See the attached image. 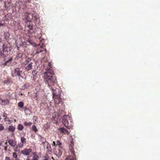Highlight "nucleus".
<instances>
[{
	"label": "nucleus",
	"instance_id": "f257e3e1",
	"mask_svg": "<svg viewBox=\"0 0 160 160\" xmlns=\"http://www.w3.org/2000/svg\"><path fill=\"white\" fill-rule=\"evenodd\" d=\"M44 79L48 82V86L50 87L49 83H56V78L54 74V71L51 70V71H47L43 74Z\"/></svg>",
	"mask_w": 160,
	"mask_h": 160
},
{
	"label": "nucleus",
	"instance_id": "f03ea898",
	"mask_svg": "<svg viewBox=\"0 0 160 160\" xmlns=\"http://www.w3.org/2000/svg\"><path fill=\"white\" fill-rule=\"evenodd\" d=\"M77 151L78 149L74 147L73 141H71L69 144V155L66 160H76L75 153H77Z\"/></svg>",
	"mask_w": 160,
	"mask_h": 160
},
{
	"label": "nucleus",
	"instance_id": "7ed1b4c3",
	"mask_svg": "<svg viewBox=\"0 0 160 160\" xmlns=\"http://www.w3.org/2000/svg\"><path fill=\"white\" fill-rule=\"evenodd\" d=\"M53 98L55 103L59 104L61 102V91L59 88L52 89Z\"/></svg>",
	"mask_w": 160,
	"mask_h": 160
},
{
	"label": "nucleus",
	"instance_id": "20e7f679",
	"mask_svg": "<svg viewBox=\"0 0 160 160\" xmlns=\"http://www.w3.org/2000/svg\"><path fill=\"white\" fill-rule=\"evenodd\" d=\"M62 122L63 125L69 129L73 127V122L68 115H65L63 116Z\"/></svg>",
	"mask_w": 160,
	"mask_h": 160
},
{
	"label": "nucleus",
	"instance_id": "39448f33",
	"mask_svg": "<svg viewBox=\"0 0 160 160\" xmlns=\"http://www.w3.org/2000/svg\"><path fill=\"white\" fill-rule=\"evenodd\" d=\"M8 52L4 43L0 41V55L3 57H6L8 54Z\"/></svg>",
	"mask_w": 160,
	"mask_h": 160
},
{
	"label": "nucleus",
	"instance_id": "423d86ee",
	"mask_svg": "<svg viewBox=\"0 0 160 160\" xmlns=\"http://www.w3.org/2000/svg\"><path fill=\"white\" fill-rule=\"evenodd\" d=\"M22 72L21 70V68H16L14 70H13L12 72V75L13 77L16 76H18L19 79L21 78H23V77L21 74V73Z\"/></svg>",
	"mask_w": 160,
	"mask_h": 160
},
{
	"label": "nucleus",
	"instance_id": "0eeeda50",
	"mask_svg": "<svg viewBox=\"0 0 160 160\" xmlns=\"http://www.w3.org/2000/svg\"><path fill=\"white\" fill-rule=\"evenodd\" d=\"M51 63V61L46 62L44 66L45 69L48 71H51V70L54 71V68Z\"/></svg>",
	"mask_w": 160,
	"mask_h": 160
},
{
	"label": "nucleus",
	"instance_id": "6e6552de",
	"mask_svg": "<svg viewBox=\"0 0 160 160\" xmlns=\"http://www.w3.org/2000/svg\"><path fill=\"white\" fill-rule=\"evenodd\" d=\"M32 149L29 148H24L23 150H22L21 153L24 155L27 156H30L31 154L32 153Z\"/></svg>",
	"mask_w": 160,
	"mask_h": 160
},
{
	"label": "nucleus",
	"instance_id": "1a4fd4ad",
	"mask_svg": "<svg viewBox=\"0 0 160 160\" xmlns=\"http://www.w3.org/2000/svg\"><path fill=\"white\" fill-rule=\"evenodd\" d=\"M25 19L27 22H30L31 21L32 15L31 13H25L24 14Z\"/></svg>",
	"mask_w": 160,
	"mask_h": 160
},
{
	"label": "nucleus",
	"instance_id": "9d476101",
	"mask_svg": "<svg viewBox=\"0 0 160 160\" xmlns=\"http://www.w3.org/2000/svg\"><path fill=\"white\" fill-rule=\"evenodd\" d=\"M12 157L15 159H11L9 157H6L5 158V160H19L18 158H17L18 155L17 154L16 152H13L12 153Z\"/></svg>",
	"mask_w": 160,
	"mask_h": 160
},
{
	"label": "nucleus",
	"instance_id": "9b49d317",
	"mask_svg": "<svg viewBox=\"0 0 160 160\" xmlns=\"http://www.w3.org/2000/svg\"><path fill=\"white\" fill-rule=\"evenodd\" d=\"M32 19L34 21H37L39 18L38 15L33 11L32 13Z\"/></svg>",
	"mask_w": 160,
	"mask_h": 160
},
{
	"label": "nucleus",
	"instance_id": "f8f14e48",
	"mask_svg": "<svg viewBox=\"0 0 160 160\" xmlns=\"http://www.w3.org/2000/svg\"><path fill=\"white\" fill-rule=\"evenodd\" d=\"M27 28H28V32L27 33V35L29 37H32V32H31V30H32V26L31 25H28L27 26Z\"/></svg>",
	"mask_w": 160,
	"mask_h": 160
},
{
	"label": "nucleus",
	"instance_id": "ddd939ff",
	"mask_svg": "<svg viewBox=\"0 0 160 160\" xmlns=\"http://www.w3.org/2000/svg\"><path fill=\"white\" fill-rule=\"evenodd\" d=\"M32 58L30 57H26L25 58V61L23 62L22 63V66L23 67H25L29 63L31 62V61L32 60Z\"/></svg>",
	"mask_w": 160,
	"mask_h": 160
},
{
	"label": "nucleus",
	"instance_id": "4468645a",
	"mask_svg": "<svg viewBox=\"0 0 160 160\" xmlns=\"http://www.w3.org/2000/svg\"><path fill=\"white\" fill-rule=\"evenodd\" d=\"M63 151V149L62 147H58V148L56 151V152L57 155L60 156L62 155V153Z\"/></svg>",
	"mask_w": 160,
	"mask_h": 160
},
{
	"label": "nucleus",
	"instance_id": "2eb2a0df",
	"mask_svg": "<svg viewBox=\"0 0 160 160\" xmlns=\"http://www.w3.org/2000/svg\"><path fill=\"white\" fill-rule=\"evenodd\" d=\"M8 142L9 144L12 147L15 146L17 144V142L16 141L12 139H8Z\"/></svg>",
	"mask_w": 160,
	"mask_h": 160
},
{
	"label": "nucleus",
	"instance_id": "dca6fc26",
	"mask_svg": "<svg viewBox=\"0 0 160 160\" xmlns=\"http://www.w3.org/2000/svg\"><path fill=\"white\" fill-rule=\"evenodd\" d=\"M33 64V62H31L27 65H26L25 67L26 70L27 71H29L31 70L32 68Z\"/></svg>",
	"mask_w": 160,
	"mask_h": 160
},
{
	"label": "nucleus",
	"instance_id": "f3484780",
	"mask_svg": "<svg viewBox=\"0 0 160 160\" xmlns=\"http://www.w3.org/2000/svg\"><path fill=\"white\" fill-rule=\"evenodd\" d=\"M9 101L8 99L2 100L0 98V104L2 105H5L9 103Z\"/></svg>",
	"mask_w": 160,
	"mask_h": 160
},
{
	"label": "nucleus",
	"instance_id": "a211bd4d",
	"mask_svg": "<svg viewBox=\"0 0 160 160\" xmlns=\"http://www.w3.org/2000/svg\"><path fill=\"white\" fill-rule=\"evenodd\" d=\"M37 73L38 71L35 70H33L32 71V74L33 76V80L34 81H35L38 77Z\"/></svg>",
	"mask_w": 160,
	"mask_h": 160
},
{
	"label": "nucleus",
	"instance_id": "6ab92c4d",
	"mask_svg": "<svg viewBox=\"0 0 160 160\" xmlns=\"http://www.w3.org/2000/svg\"><path fill=\"white\" fill-rule=\"evenodd\" d=\"M44 49H45V48L43 47L40 46V47L38 48L37 49L36 53H39L41 52H42L43 51H44L45 52H46V49H45V50H44Z\"/></svg>",
	"mask_w": 160,
	"mask_h": 160
},
{
	"label": "nucleus",
	"instance_id": "aec40b11",
	"mask_svg": "<svg viewBox=\"0 0 160 160\" xmlns=\"http://www.w3.org/2000/svg\"><path fill=\"white\" fill-rule=\"evenodd\" d=\"M59 130L61 132L63 133L64 134H68L69 133L68 131L64 128H60Z\"/></svg>",
	"mask_w": 160,
	"mask_h": 160
},
{
	"label": "nucleus",
	"instance_id": "412c9836",
	"mask_svg": "<svg viewBox=\"0 0 160 160\" xmlns=\"http://www.w3.org/2000/svg\"><path fill=\"white\" fill-rule=\"evenodd\" d=\"M22 54L21 53H18L16 56L15 59V60H18L22 58Z\"/></svg>",
	"mask_w": 160,
	"mask_h": 160
},
{
	"label": "nucleus",
	"instance_id": "4be33fe9",
	"mask_svg": "<svg viewBox=\"0 0 160 160\" xmlns=\"http://www.w3.org/2000/svg\"><path fill=\"white\" fill-rule=\"evenodd\" d=\"M15 127L12 126H10L8 128V130L9 131L11 132H13L15 131Z\"/></svg>",
	"mask_w": 160,
	"mask_h": 160
},
{
	"label": "nucleus",
	"instance_id": "5701e85b",
	"mask_svg": "<svg viewBox=\"0 0 160 160\" xmlns=\"http://www.w3.org/2000/svg\"><path fill=\"white\" fill-rule=\"evenodd\" d=\"M17 128L18 130L21 131L23 129L24 127L22 124H19Z\"/></svg>",
	"mask_w": 160,
	"mask_h": 160
},
{
	"label": "nucleus",
	"instance_id": "b1692460",
	"mask_svg": "<svg viewBox=\"0 0 160 160\" xmlns=\"http://www.w3.org/2000/svg\"><path fill=\"white\" fill-rule=\"evenodd\" d=\"M12 58H10L8 60L4 62V65H6L7 64L8 65V64H10L11 63V62L12 61Z\"/></svg>",
	"mask_w": 160,
	"mask_h": 160
},
{
	"label": "nucleus",
	"instance_id": "393cba45",
	"mask_svg": "<svg viewBox=\"0 0 160 160\" xmlns=\"http://www.w3.org/2000/svg\"><path fill=\"white\" fill-rule=\"evenodd\" d=\"M24 106V103L22 102L21 101L18 103V106L20 108H22Z\"/></svg>",
	"mask_w": 160,
	"mask_h": 160
},
{
	"label": "nucleus",
	"instance_id": "a878e982",
	"mask_svg": "<svg viewBox=\"0 0 160 160\" xmlns=\"http://www.w3.org/2000/svg\"><path fill=\"white\" fill-rule=\"evenodd\" d=\"M26 138L23 137H22L21 138V141L22 143H26Z\"/></svg>",
	"mask_w": 160,
	"mask_h": 160
},
{
	"label": "nucleus",
	"instance_id": "bb28decb",
	"mask_svg": "<svg viewBox=\"0 0 160 160\" xmlns=\"http://www.w3.org/2000/svg\"><path fill=\"white\" fill-rule=\"evenodd\" d=\"M32 123L30 122H25L24 123V125L26 126H30L32 125Z\"/></svg>",
	"mask_w": 160,
	"mask_h": 160
},
{
	"label": "nucleus",
	"instance_id": "cd10ccee",
	"mask_svg": "<svg viewBox=\"0 0 160 160\" xmlns=\"http://www.w3.org/2000/svg\"><path fill=\"white\" fill-rule=\"evenodd\" d=\"M32 129L35 132H36L38 131L35 125H33L32 127Z\"/></svg>",
	"mask_w": 160,
	"mask_h": 160
},
{
	"label": "nucleus",
	"instance_id": "c85d7f7f",
	"mask_svg": "<svg viewBox=\"0 0 160 160\" xmlns=\"http://www.w3.org/2000/svg\"><path fill=\"white\" fill-rule=\"evenodd\" d=\"M56 145L58 146V147H61V145L62 144L59 140H57L56 142Z\"/></svg>",
	"mask_w": 160,
	"mask_h": 160
},
{
	"label": "nucleus",
	"instance_id": "c756f323",
	"mask_svg": "<svg viewBox=\"0 0 160 160\" xmlns=\"http://www.w3.org/2000/svg\"><path fill=\"white\" fill-rule=\"evenodd\" d=\"M39 157L38 155H35L33 157L32 160H38Z\"/></svg>",
	"mask_w": 160,
	"mask_h": 160
},
{
	"label": "nucleus",
	"instance_id": "7c9ffc66",
	"mask_svg": "<svg viewBox=\"0 0 160 160\" xmlns=\"http://www.w3.org/2000/svg\"><path fill=\"white\" fill-rule=\"evenodd\" d=\"M40 44L41 45V47H43L44 45V40H40Z\"/></svg>",
	"mask_w": 160,
	"mask_h": 160
},
{
	"label": "nucleus",
	"instance_id": "2f4dec72",
	"mask_svg": "<svg viewBox=\"0 0 160 160\" xmlns=\"http://www.w3.org/2000/svg\"><path fill=\"white\" fill-rule=\"evenodd\" d=\"M4 129V128L3 125L1 124H0V131L3 130Z\"/></svg>",
	"mask_w": 160,
	"mask_h": 160
},
{
	"label": "nucleus",
	"instance_id": "473e14b6",
	"mask_svg": "<svg viewBox=\"0 0 160 160\" xmlns=\"http://www.w3.org/2000/svg\"><path fill=\"white\" fill-rule=\"evenodd\" d=\"M23 144L22 143H18V147L20 148H22L23 146Z\"/></svg>",
	"mask_w": 160,
	"mask_h": 160
},
{
	"label": "nucleus",
	"instance_id": "72a5a7b5",
	"mask_svg": "<svg viewBox=\"0 0 160 160\" xmlns=\"http://www.w3.org/2000/svg\"><path fill=\"white\" fill-rule=\"evenodd\" d=\"M29 86V85L28 84H26L24 85L23 86V87L24 89L27 88Z\"/></svg>",
	"mask_w": 160,
	"mask_h": 160
},
{
	"label": "nucleus",
	"instance_id": "f704fd0d",
	"mask_svg": "<svg viewBox=\"0 0 160 160\" xmlns=\"http://www.w3.org/2000/svg\"><path fill=\"white\" fill-rule=\"evenodd\" d=\"M4 82L5 83H6V84H9V80L8 79L5 80L4 81Z\"/></svg>",
	"mask_w": 160,
	"mask_h": 160
},
{
	"label": "nucleus",
	"instance_id": "c9c22d12",
	"mask_svg": "<svg viewBox=\"0 0 160 160\" xmlns=\"http://www.w3.org/2000/svg\"><path fill=\"white\" fill-rule=\"evenodd\" d=\"M4 6L5 8H8V7H9V5H8V4H7V2H4Z\"/></svg>",
	"mask_w": 160,
	"mask_h": 160
},
{
	"label": "nucleus",
	"instance_id": "e433bc0d",
	"mask_svg": "<svg viewBox=\"0 0 160 160\" xmlns=\"http://www.w3.org/2000/svg\"><path fill=\"white\" fill-rule=\"evenodd\" d=\"M23 2L24 3H27L28 2H30L31 0H22Z\"/></svg>",
	"mask_w": 160,
	"mask_h": 160
},
{
	"label": "nucleus",
	"instance_id": "4c0bfd02",
	"mask_svg": "<svg viewBox=\"0 0 160 160\" xmlns=\"http://www.w3.org/2000/svg\"><path fill=\"white\" fill-rule=\"evenodd\" d=\"M7 114L5 112H3V117L6 118L7 117Z\"/></svg>",
	"mask_w": 160,
	"mask_h": 160
},
{
	"label": "nucleus",
	"instance_id": "58836bf2",
	"mask_svg": "<svg viewBox=\"0 0 160 160\" xmlns=\"http://www.w3.org/2000/svg\"><path fill=\"white\" fill-rule=\"evenodd\" d=\"M42 140V141H43V142H42V143H44L45 142H46V139L44 138H41Z\"/></svg>",
	"mask_w": 160,
	"mask_h": 160
},
{
	"label": "nucleus",
	"instance_id": "ea45409f",
	"mask_svg": "<svg viewBox=\"0 0 160 160\" xmlns=\"http://www.w3.org/2000/svg\"><path fill=\"white\" fill-rule=\"evenodd\" d=\"M7 148H8V146H5L4 148V150L6 151L7 150Z\"/></svg>",
	"mask_w": 160,
	"mask_h": 160
},
{
	"label": "nucleus",
	"instance_id": "a19ab883",
	"mask_svg": "<svg viewBox=\"0 0 160 160\" xmlns=\"http://www.w3.org/2000/svg\"><path fill=\"white\" fill-rule=\"evenodd\" d=\"M52 145L53 146H55V145H56V144H55V142L54 141L53 142Z\"/></svg>",
	"mask_w": 160,
	"mask_h": 160
},
{
	"label": "nucleus",
	"instance_id": "79ce46f5",
	"mask_svg": "<svg viewBox=\"0 0 160 160\" xmlns=\"http://www.w3.org/2000/svg\"><path fill=\"white\" fill-rule=\"evenodd\" d=\"M3 25H4V24L2 23L1 22H0V27H2V26H3Z\"/></svg>",
	"mask_w": 160,
	"mask_h": 160
},
{
	"label": "nucleus",
	"instance_id": "37998d69",
	"mask_svg": "<svg viewBox=\"0 0 160 160\" xmlns=\"http://www.w3.org/2000/svg\"><path fill=\"white\" fill-rule=\"evenodd\" d=\"M43 160H48V159L47 158H46L44 159H43Z\"/></svg>",
	"mask_w": 160,
	"mask_h": 160
},
{
	"label": "nucleus",
	"instance_id": "c03bdc74",
	"mask_svg": "<svg viewBox=\"0 0 160 160\" xmlns=\"http://www.w3.org/2000/svg\"><path fill=\"white\" fill-rule=\"evenodd\" d=\"M48 151H50V152H51L52 151V149L51 148H50V150L49 149L48 150Z\"/></svg>",
	"mask_w": 160,
	"mask_h": 160
},
{
	"label": "nucleus",
	"instance_id": "a18cd8bd",
	"mask_svg": "<svg viewBox=\"0 0 160 160\" xmlns=\"http://www.w3.org/2000/svg\"><path fill=\"white\" fill-rule=\"evenodd\" d=\"M36 116H34L33 117V118H36Z\"/></svg>",
	"mask_w": 160,
	"mask_h": 160
},
{
	"label": "nucleus",
	"instance_id": "49530a36",
	"mask_svg": "<svg viewBox=\"0 0 160 160\" xmlns=\"http://www.w3.org/2000/svg\"><path fill=\"white\" fill-rule=\"evenodd\" d=\"M52 159H53V160H54V158H53V157H52Z\"/></svg>",
	"mask_w": 160,
	"mask_h": 160
},
{
	"label": "nucleus",
	"instance_id": "de8ad7c7",
	"mask_svg": "<svg viewBox=\"0 0 160 160\" xmlns=\"http://www.w3.org/2000/svg\"><path fill=\"white\" fill-rule=\"evenodd\" d=\"M7 144V142H6L5 143V144H6H6Z\"/></svg>",
	"mask_w": 160,
	"mask_h": 160
},
{
	"label": "nucleus",
	"instance_id": "09e8293b",
	"mask_svg": "<svg viewBox=\"0 0 160 160\" xmlns=\"http://www.w3.org/2000/svg\"><path fill=\"white\" fill-rule=\"evenodd\" d=\"M2 144V143H1V142H0V146H1Z\"/></svg>",
	"mask_w": 160,
	"mask_h": 160
},
{
	"label": "nucleus",
	"instance_id": "8fccbe9b",
	"mask_svg": "<svg viewBox=\"0 0 160 160\" xmlns=\"http://www.w3.org/2000/svg\"><path fill=\"white\" fill-rule=\"evenodd\" d=\"M17 49H19V47H18L17 48Z\"/></svg>",
	"mask_w": 160,
	"mask_h": 160
},
{
	"label": "nucleus",
	"instance_id": "3c124183",
	"mask_svg": "<svg viewBox=\"0 0 160 160\" xmlns=\"http://www.w3.org/2000/svg\"><path fill=\"white\" fill-rule=\"evenodd\" d=\"M8 4L9 5V3L8 2Z\"/></svg>",
	"mask_w": 160,
	"mask_h": 160
},
{
	"label": "nucleus",
	"instance_id": "603ef678",
	"mask_svg": "<svg viewBox=\"0 0 160 160\" xmlns=\"http://www.w3.org/2000/svg\"><path fill=\"white\" fill-rule=\"evenodd\" d=\"M47 149H48V146H47Z\"/></svg>",
	"mask_w": 160,
	"mask_h": 160
}]
</instances>
